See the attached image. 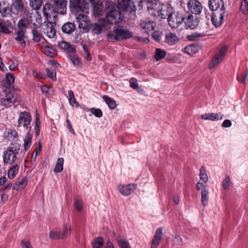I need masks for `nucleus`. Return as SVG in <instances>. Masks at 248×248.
<instances>
[{
  "label": "nucleus",
  "mask_w": 248,
  "mask_h": 248,
  "mask_svg": "<svg viewBox=\"0 0 248 248\" xmlns=\"http://www.w3.org/2000/svg\"><path fill=\"white\" fill-rule=\"evenodd\" d=\"M19 150V147H9L3 153V160L4 163L11 165L15 162L16 155Z\"/></svg>",
  "instance_id": "nucleus-4"
},
{
  "label": "nucleus",
  "mask_w": 248,
  "mask_h": 248,
  "mask_svg": "<svg viewBox=\"0 0 248 248\" xmlns=\"http://www.w3.org/2000/svg\"><path fill=\"white\" fill-rule=\"evenodd\" d=\"M31 122V116L29 112L24 111L20 112L18 115L17 127H21L26 129L31 128L29 127Z\"/></svg>",
  "instance_id": "nucleus-5"
},
{
  "label": "nucleus",
  "mask_w": 248,
  "mask_h": 248,
  "mask_svg": "<svg viewBox=\"0 0 248 248\" xmlns=\"http://www.w3.org/2000/svg\"><path fill=\"white\" fill-rule=\"evenodd\" d=\"M29 24V21L27 19H22L19 20L17 24L18 30L25 29L26 31Z\"/></svg>",
  "instance_id": "nucleus-45"
},
{
  "label": "nucleus",
  "mask_w": 248,
  "mask_h": 248,
  "mask_svg": "<svg viewBox=\"0 0 248 248\" xmlns=\"http://www.w3.org/2000/svg\"><path fill=\"white\" fill-rule=\"evenodd\" d=\"M201 117L203 120L215 121L222 119L224 117V115L221 113H209L202 115Z\"/></svg>",
  "instance_id": "nucleus-24"
},
{
  "label": "nucleus",
  "mask_w": 248,
  "mask_h": 248,
  "mask_svg": "<svg viewBox=\"0 0 248 248\" xmlns=\"http://www.w3.org/2000/svg\"><path fill=\"white\" fill-rule=\"evenodd\" d=\"M16 96L13 93L8 92L5 98L0 99V103L6 107H10L16 102Z\"/></svg>",
  "instance_id": "nucleus-9"
},
{
  "label": "nucleus",
  "mask_w": 248,
  "mask_h": 248,
  "mask_svg": "<svg viewBox=\"0 0 248 248\" xmlns=\"http://www.w3.org/2000/svg\"><path fill=\"white\" fill-rule=\"evenodd\" d=\"M209 8L214 12H219L226 11L224 2L222 0H210L209 1Z\"/></svg>",
  "instance_id": "nucleus-12"
},
{
  "label": "nucleus",
  "mask_w": 248,
  "mask_h": 248,
  "mask_svg": "<svg viewBox=\"0 0 248 248\" xmlns=\"http://www.w3.org/2000/svg\"><path fill=\"white\" fill-rule=\"evenodd\" d=\"M44 33L49 38H53L56 36V31L53 23L48 22L44 25Z\"/></svg>",
  "instance_id": "nucleus-19"
},
{
  "label": "nucleus",
  "mask_w": 248,
  "mask_h": 248,
  "mask_svg": "<svg viewBox=\"0 0 248 248\" xmlns=\"http://www.w3.org/2000/svg\"><path fill=\"white\" fill-rule=\"evenodd\" d=\"M0 13L3 17H9L13 14L12 8L10 7H6L0 10Z\"/></svg>",
  "instance_id": "nucleus-42"
},
{
  "label": "nucleus",
  "mask_w": 248,
  "mask_h": 248,
  "mask_svg": "<svg viewBox=\"0 0 248 248\" xmlns=\"http://www.w3.org/2000/svg\"><path fill=\"white\" fill-rule=\"evenodd\" d=\"M62 31L67 34H70L75 30V25L74 23L67 22L65 23L62 27Z\"/></svg>",
  "instance_id": "nucleus-29"
},
{
  "label": "nucleus",
  "mask_w": 248,
  "mask_h": 248,
  "mask_svg": "<svg viewBox=\"0 0 248 248\" xmlns=\"http://www.w3.org/2000/svg\"><path fill=\"white\" fill-rule=\"evenodd\" d=\"M201 201L202 205L205 206L208 202L209 200V191L207 188H203L201 191Z\"/></svg>",
  "instance_id": "nucleus-31"
},
{
  "label": "nucleus",
  "mask_w": 248,
  "mask_h": 248,
  "mask_svg": "<svg viewBox=\"0 0 248 248\" xmlns=\"http://www.w3.org/2000/svg\"><path fill=\"white\" fill-rule=\"evenodd\" d=\"M68 100L69 104L73 106H75L77 108H78L79 106L78 103L77 102L74 93L72 91L69 90L68 92Z\"/></svg>",
  "instance_id": "nucleus-41"
},
{
  "label": "nucleus",
  "mask_w": 248,
  "mask_h": 248,
  "mask_svg": "<svg viewBox=\"0 0 248 248\" xmlns=\"http://www.w3.org/2000/svg\"><path fill=\"white\" fill-rule=\"evenodd\" d=\"M166 52L160 48H156L155 58L156 61H159L163 59L166 55Z\"/></svg>",
  "instance_id": "nucleus-44"
},
{
  "label": "nucleus",
  "mask_w": 248,
  "mask_h": 248,
  "mask_svg": "<svg viewBox=\"0 0 248 248\" xmlns=\"http://www.w3.org/2000/svg\"><path fill=\"white\" fill-rule=\"evenodd\" d=\"M75 205L78 211H81L83 207V202L81 200L77 199L75 202Z\"/></svg>",
  "instance_id": "nucleus-57"
},
{
  "label": "nucleus",
  "mask_w": 248,
  "mask_h": 248,
  "mask_svg": "<svg viewBox=\"0 0 248 248\" xmlns=\"http://www.w3.org/2000/svg\"><path fill=\"white\" fill-rule=\"evenodd\" d=\"M185 18L181 14L173 13L168 18L169 26L171 28H177L184 21Z\"/></svg>",
  "instance_id": "nucleus-7"
},
{
  "label": "nucleus",
  "mask_w": 248,
  "mask_h": 248,
  "mask_svg": "<svg viewBox=\"0 0 248 248\" xmlns=\"http://www.w3.org/2000/svg\"><path fill=\"white\" fill-rule=\"evenodd\" d=\"M76 15H77L76 19L78 23V27L80 29H85L89 17L83 14L82 12H79Z\"/></svg>",
  "instance_id": "nucleus-23"
},
{
  "label": "nucleus",
  "mask_w": 248,
  "mask_h": 248,
  "mask_svg": "<svg viewBox=\"0 0 248 248\" xmlns=\"http://www.w3.org/2000/svg\"><path fill=\"white\" fill-rule=\"evenodd\" d=\"M0 29L2 32L5 33L9 34L10 31L8 27L3 23H0Z\"/></svg>",
  "instance_id": "nucleus-62"
},
{
  "label": "nucleus",
  "mask_w": 248,
  "mask_h": 248,
  "mask_svg": "<svg viewBox=\"0 0 248 248\" xmlns=\"http://www.w3.org/2000/svg\"><path fill=\"white\" fill-rule=\"evenodd\" d=\"M188 10L195 15L200 14L202 11L201 3L197 0H190L187 3Z\"/></svg>",
  "instance_id": "nucleus-13"
},
{
  "label": "nucleus",
  "mask_w": 248,
  "mask_h": 248,
  "mask_svg": "<svg viewBox=\"0 0 248 248\" xmlns=\"http://www.w3.org/2000/svg\"><path fill=\"white\" fill-rule=\"evenodd\" d=\"M182 51L188 55H192L197 52L198 46L195 45H190L183 48Z\"/></svg>",
  "instance_id": "nucleus-30"
},
{
  "label": "nucleus",
  "mask_w": 248,
  "mask_h": 248,
  "mask_svg": "<svg viewBox=\"0 0 248 248\" xmlns=\"http://www.w3.org/2000/svg\"><path fill=\"white\" fill-rule=\"evenodd\" d=\"M93 8V13L95 16L98 17L103 13V6L100 0H91Z\"/></svg>",
  "instance_id": "nucleus-18"
},
{
  "label": "nucleus",
  "mask_w": 248,
  "mask_h": 248,
  "mask_svg": "<svg viewBox=\"0 0 248 248\" xmlns=\"http://www.w3.org/2000/svg\"><path fill=\"white\" fill-rule=\"evenodd\" d=\"M116 240L120 248H131L129 243L126 239L117 236Z\"/></svg>",
  "instance_id": "nucleus-36"
},
{
  "label": "nucleus",
  "mask_w": 248,
  "mask_h": 248,
  "mask_svg": "<svg viewBox=\"0 0 248 248\" xmlns=\"http://www.w3.org/2000/svg\"><path fill=\"white\" fill-rule=\"evenodd\" d=\"M30 20L32 22L34 26L38 28L40 27L42 23V17L39 14L38 12H36L35 14L30 16Z\"/></svg>",
  "instance_id": "nucleus-26"
},
{
  "label": "nucleus",
  "mask_w": 248,
  "mask_h": 248,
  "mask_svg": "<svg viewBox=\"0 0 248 248\" xmlns=\"http://www.w3.org/2000/svg\"><path fill=\"white\" fill-rule=\"evenodd\" d=\"M21 248H33L30 242L28 240H22L21 241Z\"/></svg>",
  "instance_id": "nucleus-59"
},
{
  "label": "nucleus",
  "mask_w": 248,
  "mask_h": 248,
  "mask_svg": "<svg viewBox=\"0 0 248 248\" xmlns=\"http://www.w3.org/2000/svg\"><path fill=\"white\" fill-rule=\"evenodd\" d=\"M70 7L74 14L83 12L85 8V4L83 0H70Z\"/></svg>",
  "instance_id": "nucleus-8"
},
{
  "label": "nucleus",
  "mask_w": 248,
  "mask_h": 248,
  "mask_svg": "<svg viewBox=\"0 0 248 248\" xmlns=\"http://www.w3.org/2000/svg\"><path fill=\"white\" fill-rule=\"evenodd\" d=\"M227 50V46H224L221 47L219 50L216 53L214 59L209 66L210 69L216 67L223 60Z\"/></svg>",
  "instance_id": "nucleus-6"
},
{
  "label": "nucleus",
  "mask_w": 248,
  "mask_h": 248,
  "mask_svg": "<svg viewBox=\"0 0 248 248\" xmlns=\"http://www.w3.org/2000/svg\"><path fill=\"white\" fill-rule=\"evenodd\" d=\"M241 9L245 15L248 14V0H243L241 2Z\"/></svg>",
  "instance_id": "nucleus-50"
},
{
  "label": "nucleus",
  "mask_w": 248,
  "mask_h": 248,
  "mask_svg": "<svg viewBox=\"0 0 248 248\" xmlns=\"http://www.w3.org/2000/svg\"><path fill=\"white\" fill-rule=\"evenodd\" d=\"M33 40L36 42L40 41L42 35L35 29H34L32 31Z\"/></svg>",
  "instance_id": "nucleus-48"
},
{
  "label": "nucleus",
  "mask_w": 248,
  "mask_h": 248,
  "mask_svg": "<svg viewBox=\"0 0 248 248\" xmlns=\"http://www.w3.org/2000/svg\"><path fill=\"white\" fill-rule=\"evenodd\" d=\"M141 0H122L116 3L110 1L106 2L107 11L106 17L99 19L97 23L91 24V30L93 34H100L103 30L110 28V25L116 24L121 18V11H135L137 6L141 7Z\"/></svg>",
  "instance_id": "nucleus-1"
},
{
  "label": "nucleus",
  "mask_w": 248,
  "mask_h": 248,
  "mask_svg": "<svg viewBox=\"0 0 248 248\" xmlns=\"http://www.w3.org/2000/svg\"><path fill=\"white\" fill-rule=\"evenodd\" d=\"M59 47L68 53V56L76 52V48L74 45L69 44L65 41L59 43Z\"/></svg>",
  "instance_id": "nucleus-21"
},
{
  "label": "nucleus",
  "mask_w": 248,
  "mask_h": 248,
  "mask_svg": "<svg viewBox=\"0 0 248 248\" xmlns=\"http://www.w3.org/2000/svg\"><path fill=\"white\" fill-rule=\"evenodd\" d=\"M71 226L70 225L66 224L64 226L62 229L60 230L62 239L69 235L71 232Z\"/></svg>",
  "instance_id": "nucleus-35"
},
{
  "label": "nucleus",
  "mask_w": 248,
  "mask_h": 248,
  "mask_svg": "<svg viewBox=\"0 0 248 248\" xmlns=\"http://www.w3.org/2000/svg\"><path fill=\"white\" fill-rule=\"evenodd\" d=\"M41 89L42 93L47 96L49 94V91L52 90V88L51 87H48L47 86L43 85L41 86Z\"/></svg>",
  "instance_id": "nucleus-60"
},
{
  "label": "nucleus",
  "mask_w": 248,
  "mask_h": 248,
  "mask_svg": "<svg viewBox=\"0 0 248 248\" xmlns=\"http://www.w3.org/2000/svg\"><path fill=\"white\" fill-rule=\"evenodd\" d=\"M5 80L9 86H10L15 81V77L13 74L8 73L6 74Z\"/></svg>",
  "instance_id": "nucleus-51"
},
{
  "label": "nucleus",
  "mask_w": 248,
  "mask_h": 248,
  "mask_svg": "<svg viewBox=\"0 0 248 248\" xmlns=\"http://www.w3.org/2000/svg\"><path fill=\"white\" fill-rule=\"evenodd\" d=\"M231 180L229 176H226L222 182L223 187L225 189H229L230 187Z\"/></svg>",
  "instance_id": "nucleus-54"
},
{
  "label": "nucleus",
  "mask_w": 248,
  "mask_h": 248,
  "mask_svg": "<svg viewBox=\"0 0 248 248\" xmlns=\"http://www.w3.org/2000/svg\"><path fill=\"white\" fill-rule=\"evenodd\" d=\"M26 32V31L25 29L15 31L14 33L15 39V40L19 42L20 45L22 47H25L26 46V42L24 40V38H25V33Z\"/></svg>",
  "instance_id": "nucleus-22"
},
{
  "label": "nucleus",
  "mask_w": 248,
  "mask_h": 248,
  "mask_svg": "<svg viewBox=\"0 0 248 248\" xmlns=\"http://www.w3.org/2000/svg\"><path fill=\"white\" fill-rule=\"evenodd\" d=\"M24 3L22 0H12V7L13 14L18 15L21 13L24 9Z\"/></svg>",
  "instance_id": "nucleus-15"
},
{
  "label": "nucleus",
  "mask_w": 248,
  "mask_h": 248,
  "mask_svg": "<svg viewBox=\"0 0 248 248\" xmlns=\"http://www.w3.org/2000/svg\"><path fill=\"white\" fill-rule=\"evenodd\" d=\"M200 181L206 183L208 181V178L207 173L205 172V170L203 168V167H202L200 170Z\"/></svg>",
  "instance_id": "nucleus-43"
},
{
  "label": "nucleus",
  "mask_w": 248,
  "mask_h": 248,
  "mask_svg": "<svg viewBox=\"0 0 248 248\" xmlns=\"http://www.w3.org/2000/svg\"><path fill=\"white\" fill-rule=\"evenodd\" d=\"M29 4L32 9L36 11L42 6V0H30Z\"/></svg>",
  "instance_id": "nucleus-39"
},
{
  "label": "nucleus",
  "mask_w": 248,
  "mask_h": 248,
  "mask_svg": "<svg viewBox=\"0 0 248 248\" xmlns=\"http://www.w3.org/2000/svg\"><path fill=\"white\" fill-rule=\"evenodd\" d=\"M88 110L96 117L100 118L102 116V111L99 108H89Z\"/></svg>",
  "instance_id": "nucleus-47"
},
{
  "label": "nucleus",
  "mask_w": 248,
  "mask_h": 248,
  "mask_svg": "<svg viewBox=\"0 0 248 248\" xmlns=\"http://www.w3.org/2000/svg\"><path fill=\"white\" fill-rule=\"evenodd\" d=\"M137 187V185L134 184L128 185H119L118 188L119 192L124 196H128L131 194Z\"/></svg>",
  "instance_id": "nucleus-11"
},
{
  "label": "nucleus",
  "mask_w": 248,
  "mask_h": 248,
  "mask_svg": "<svg viewBox=\"0 0 248 248\" xmlns=\"http://www.w3.org/2000/svg\"><path fill=\"white\" fill-rule=\"evenodd\" d=\"M130 86L133 89H137L139 88L138 86V83L137 82V80L136 78H131L130 80Z\"/></svg>",
  "instance_id": "nucleus-58"
},
{
  "label": "nucleus",
  "mask_w": 248,
  "mask_h": 248,
  "mask_svg": "<svg viewBox=\"0 0 248 248\" xmlns=\"http://www.w3.org/2000/svg\"><path fill=\"white\" fill-rule=\"evenodd\" d=\"M46 74L48 77L51 78L53 80H56V72L53 70H50L48 68L46 69Z\"/></svg>",
  "instance_id": "nucleus-56"
},
{
  "label": "nucleus",
  "mask_w": 248,
  "mask_h": 248,
  "mask_svg": "<svg viewBox=\"0 0 248 248\" xmlns=\"http://www.w3.org/2000/svg\"><path fill=\"white\" fill-rule=\"evenodd\" d=\"M44 53L50 57H53L56 54L55 50L52 47L46 46L44 50Z\"/></svg>",
  "instance_id": "nucleus-49"
},
{
  "label": "nucleus",
  "mask_w": 248,
  "mask_h": 248,
  "mask_svg": "<svg viewBox=\"0 0 248 248\" xmlns=\"http://www.w3.org/2000/svg\"><path fill=\"white\" fill-rule=\"evenodd\" d=\"M55 9L53 6L49 3L45 4L43 6V15L46 17V19L48 20L51 18V16L55 17L56 16V12L54 11Z\"/></svg>",
  "instance_id": "nucleus-16"
},
{
  "label": "nucleus",
  "mask_w": 248,
  "mask_h": 248,
  "mask_svg": "<svg viewBox=\"0 0 248 248\" xmlns=\"http://www.w3.org/2000/svg\"><path fill=\"white\" fill-rule=\"evenodd\" d=\"M133 35V32L130 31L119 27L113 31H109L107 34V38L109 41L114 42L129 39L132 37Z\"/></svg>",
  "instance_id": "nucleus-3"
},
{
  "label": "nucleus",
  "mask_w": 248,
  "mask_h": 248,
  "mask_svg": "<svg viewBox=\"0 0 248 248\" xmlns=\"http://www.w3.org/2000/svg\"><path fill=\"white\" fill-rule=\"evenodd\" d=\"M148 10L153 16H159L164 19L168 18L174 13L171 7L161 4L158 0L148 6Z\"/></svg>",
  "instance_id": "nucleus-2"
},
{
  "label": "nucleus",
  "mask_w": 248,
  "mask_h": 248,
  "mask_svg": "<svg viewBox=\"0 0 248 248\" xmlns=\"http://www.w3.org/2000/svg\"><path fill=\"white\" fill-rule=\"evenodd\" d=\"M67 0H53V6L56 12L63 14L66 11Z\"/></svg>",
  "instance_id": "nucleus-14"
},
{
  "label": "nucleus",
  "mask_w": 248,
  "mask_h": 248,
  "mask_svg": "<svg viewBox=\"0 0 248 248\" xmlns=\"http://www.w3.org/2000/svg\"><path fill=\"white\" fill-rule=\"evenodd\" d=\"M103 98L110 109H114L116 108L117 103L114 100L107 95H104Z\"/></svg>",
  "instance_id": "nucleus-33"
},
{
  "label": "nucleus",
  "mask_w": 248,
  "mask_h": 248,
  "mask_svg": "<svg viewBox=\"0 0 248 248\" xmlns=\"http://www.w3.org/2000/svg\"><path fill=\"white\" fill-rule=\"evenodd\" d=\"M103 245V239L100 237L96 238L92 242V246L93 248H101Z\"/></svg>",
  "instance_id": "nucleus-46"
},
{
  "label": "nucleus",
  "mask_w": 248,
  "mask_h": 248,
  "mask_svg": "<svg viewBox=\"0 0 248 248\" xmlns=\"http://www.w3.org/2000/svg\"><path fill=\"white\" fill-rule=\"evenodd\" d=\"M225 13L226 11L220 12L216 11L212 13L211 20L216 27H219L222 25Z\"/></svg>",
  "instance_id": "nucleus-10"
},
{
  "label": "nucleus",
  "mask_w": 248,
  "mask_h": 248,
  "mask_svg": "<svg viewBox=\"0 0 248 248\" xmlns=\"http://www.w3.org/2000/svg\"><path fill=\"white\" fill-rule=\"evenodd\" d=\"M49 235V238L51 239L57 240V239H62V236H61L60 231L59 232H57L52 231L50 232Z\"/></svg>",
  "instance_id": "nucleus-52"
},
{
  "label": "nucleus",
  "mask_w": 248,
  "mask_h": 248,
  "mask_svg": "<svg viewBox=\"0 0 248 248\" xmlns=\"http://www.w3.org/2000/svg\"><path fill=\"white\" fill-rule=\"evenodd\" d=\"M178 41V38L175 34L169 32L166 34L165 36V42L170 45L176 44Z\"/></svg>",
  "instance_id": "nucleus-27"
},
{
  "label": "nucleus",
  "mask_w": 248,
  "mask_h": 248,
  "mask_svg": "<svg viewBox=\"0 0 248 248\" xmlns=\"http://www.w3.org/2000/svg\"><path fill=\"white\" fill-rule=\"evenodd\" d=\"M27 183V180L26 178H22L20 180L15 184L14 186V189L18 190L23 189L25 187Z\"/></svg>",
  "instance_id": "nucleus-38"
},
{
  "label": "nucleus",
  "mask_w": 248,
  "mask_h": 248,
  "mask_svg": "<svg viewBox=\"0 0 248 248\" xmlns=\"http://www.w3.org/2000/svg\"><path fill=\"white\" fill-rule=\"evenodd\" d=\"M19 167L18 165L12 166L8 171V177L10 179L14 178L18 173Z\"/></svg>",
  "instance_id": "nucleus-37"
},
{
  "label": "nucleus",
  "mask_w": 248,
  "mask_h": 248,
  "mask_svg": "<svg viewBox=\"0 0 248 248\" xmlns=\"http://www.w3.org/2000/svg\"><path fill=\"white\" fill-rule=\"evenodd\" d=\"M68 57L74 66L76 67L81 66V62L76 52L71 54Z\"/></svg>",
  "instance_id": "nucleus-34"
},
{
  "label": "nucleus",
  "mask_w": 248,
  "mask_h": 248,
  "mask_svg": "<svg viewBox=\"0 0 248 248\" xmlns=\"http://www.w3.org/2000/svg\"><path fill=\"white\" fill-rule=\"evenodd\" d=\"M183 246V242L182 238L176 235L173 238V248H182Z\"/></svg>",
  "instance_id": "nucleus-40"
},
{
  "label": "nucleus",
  "mask_w": 248,
  "mask_h": 248,
  "mask_svg": "<svg viewBox=\"0 0 248 248\" xmlns=\"http://www.w3.org/2000/svg\"><path fill=\"white\" fill-rule=\"evenodd\" d=\"M162 235V228L161 227L158 228L153 238L151 248H157L160 243Z\"/></svg>",
  "instance_id": "nucleus-17"
},
{
  "label": "nucleus",
  "mask_w": 248,
  "mask_h": 248,
  "mask_svg": "<svg viewBox=\"0 0 248 248\" xmlns=\"http://www.w3.org/2000/svg\"><path fill=\"white\" fill-rule=\"evenodd\" d=\"M162 32L159 31H154L152 33V37L157 41H159L161 38Z\"/></svg>",
  "instance_id": "nucleus-61"
},
{
  "label": "nucleus",
  "mask_w": 248,
  "mask_h": 248,
  "mask_svg": "<svg viewBox=\"0 0 248 248\" xmlns=\"http://www.w3.org/2000/svg\"><path fill=\"white\" fill-rule=\"evenodd\" d=\"M40 122L39 120V114H36V122H35V134L36 136H38L40 134Z\"/></svg>",
  "instance_id": "nucleus-55"
},
{
  "label": "nucleus",
  "mask_w": 248,
  "mask_h": 248,
  "mask_svg": "<svg viewBox=\"0 0 248 248\" xmlns=\"http://www.w3.org/2000/svg\"><path fill=\"white\" fill-rule=\"evenodd\" d=\"M206 186V183L202 182V181H199L196 185V189L197 190H200L201 189H202L203 188H206L205 186Z\"/></svg>",
  "instance_id": "nucleus-64"
},
{
  "label": "nucleus",
  "mask_w": 248,
  "mask_h": 248,
  "mask_svg": "<svg viewBox=\"0 0 248 248\" xmlns=\"http://www.w3.org/2000/svg\"><path fill=\"white\" fill-rule=\"evenodd\" d=\"M64 159L62 157L58 158L56 166L54 169V172L55 173H59L62 172L63 169Z\"/></svg>",
  "instance_id": "nucleus-32"
},
{
  "label": "nucleus",
  "mask_w": 248,
  "mask_h": 248,
  "mask_svg": "<svg viewBox=\"0 0 248 248\" xmlns=\"http://www.w3.org/2000/svg\"><path fill=\"white\" fill-rule=\"evenodd\" d=\"M248 76V69H246L244 74L237 76V79L241 83H245V80Z\"/></svg>",
  "instance_id": "nucleus-53"
},
{
  "label": "nucleus",
  "mask_w": 248,
  "mask_h": 248,
  "mask_svg": "<svg viewBox=\"0 0 248 248\" xmlns=\"http://www.w3.org/2000/svg\"><path fill=\"white\" fill-rule=\"evenodd\" d=\"M32 138V135L30 133H28L25 139H24V150L25 151H28L29 150L31 145V140Z\"/></svg>",
  "instance_id": "nucleus-28"
},
{
  "label": "nucleus",
  "mask_w": 248,
  "mask_h": 248,
  "mask_svg": "<svg viewBox=\"0 0 248 248\" xmlns=\"http://www.w3.org/2000/svg\"><path fill=\"white\" fill-rule=\"evenodd\" d=\"M140 26L145 32L149 34L155 29L156 23L154 21L147 19L141 23Z\"/></svg>",
  "instance_id": "nucleus-20"
},
{
  "label": "nucleus",
  "mask_w": 248,
  "mask_h": 248,
  "mask_svg": "<svg viewBox=\"0 0 248 248\" xmlns=\"http://www.w3.org/2000/svg\"><path fill=\"white\" fill-rule=\"evenodd\" d=\"M9 68L10 71H15L18 68V64L17 62L15 61H11L9 64Z\"/></svg>",
  "instance_id": "nucleus-63"
},
{
  "label": "nucleus",
  "mask_w": 248,
  "mask_h": 248,
  "mask_svg": "<svg viewBox=\"0 0 248 248\" xmlns=\"http://www.w3.org/2000/svg\"><path fill=\"white\" fill-rule=\"evenodd\" d=\"M199 21L194 18L192 15H189L185 21V25L187 28L191 29H195L198 24Z\"/></svg>",
  "instance_id": "nucleus-25"
}]
</instances>
